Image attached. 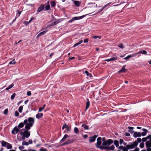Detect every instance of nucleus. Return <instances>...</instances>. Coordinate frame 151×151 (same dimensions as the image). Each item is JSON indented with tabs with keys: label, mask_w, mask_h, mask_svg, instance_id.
<instances>
[{
	"label": "nucleus",
	"mask_w": 151,
	"mask_h": 151,
	"mask_svg": "<svg viewBox=\"0 0 151 151\" xmlns=\"http://www.w3.org/2000/svg\"><path fill=\"white\" fill-rule=\"evenodd\" d=\"M144 146V143L143 142L141 143L139 145V147L141 148H143Z\"/></svg>",
	"instance_id": "37998d69"
},
{
	"label": "nucleus",
	"mask_w": 151,
	"mask_h": 151,
	"mask_svg": "<svg viewBox=\"0 0 151 151\" xmlns=\"http://www.w3.org/2000/svg\"><path fill=\"white\" fill-rule=\"evenodd\" d=\"M74 4L77 7L79 6L81 4V3L79 1H75L74 2Z\"/></svg>",
	"instance_id": "5701e85b"
},
{
	"label": "nucleus",
	"mask_w": 151,
	"mask_h": 151,
	"mask_svg": "<svg viewBox=\"0 0 151 151\" xmlns=\"http://www.w3.org/2000/svg\"><path fill=\"white\" fill-rule=\"evenodd\" d=\"M125 135L127 137H129L130 135V134L128 132H125Z\"/></svg>",
	"instance_id": "5fc2aeb1"
},
{
	"label": "nucleus",
	"mask_w": 151,
	"mask_h": 151,
	"mask_svg": "<svg viewBox=\"0 0 151 151\" xmlns=\"http://www.w3.org/2000/svg\"><path fill=\"white\" fill-rule=\"evenodd\" d=\"M23 106H21L19 107L18 111L20 113H21L22 112L23 109Z\"/></svg>",
	"instance_id": "f704fd0d"
},
{
	"label": "nucleus",
	"mask_w": 151,
	"mask_h": 151,
	"mask_svg": "<svg viewBox=\"0 0 151 151\" xmlns=\"http://www.w3.org/2000/svg\"><path fill=\"white\" fill-rule=\"evenodd\" d=\"M22 145H27V146L29 145V143L27 142H26L24 141L22 142Z\"/></svg>",
	"instance_id": "e433bc0d"
},
{
	"label": "nucleus",
	"mask_w": 151,
	"mask_h": 151,
	"mask_svg": "<svg viewBox=\"0 0 151 151\" xmlns=\"http://www.w3.org/2000/svg\"><path fill=\"white\" fill-rule=\"evenodd\" d=\"M131 57H132V55H129L128 56H127V57L124 58V59H125V60H127V59H128L130 58Z\"/></svg>",
	"instance_id": "a18cd8bd"
},
{
	"label": "nucleus",
	"mask_w": 151,
	"mask_h": 151,
	"mask_svg": "<svg viewBox=\"0 0 151 151\" xmlns=\"http://www.w3.org/2000/svg\"><path fill=\"white\" fill-rule=\"evenodd\" d=\"M47 31V30H46L43 32H42L40 33L37 36V37H39L45 35Z\"/></svg>",
	"instance_id": "2eb2a0df"
},
{
	"label": "nucleus",
	"mask_w": 151,
	"mask_h": 151,
	"mask_svg": "<svg viewBox=\"0 0 151 151\" xmlns=\"http://www.w3.org/2000/svg\"><path fill=\"white\" fill-rule=\"evenodd\" d=\"M29 129H26L24 132H21L20 133L21 135H23L26 138H28L30 136V133L29 131H28Z\"/></svg>",
	"instance_id": "7ed1b4c3"
},
{
	"label": "nucleus",
	"mask_w": 151,
	"mask_h": 151,
	"mask_svg": "<svg viewBox=\"0 0 151 151\" xmlns=\"http://www.w3.org/2000/svg\"><path fill=\"white\" fill-rule=\"evenodd\" d=\"M101 141H97L96 145V147L97 148L100 149L101 150L104 149V147L101 146Z\"/></svg>",
	"instance_id": "0eeeda50"
},
{
	"label": "nucleus",
	"mask_w": 151,
	"mask_h": 151,
	"mask_svg": "<svg viewBox=\"0 0 151 151\" xmlns=\"http://www.w3.org/2000/svg\"><path fill=\"white\" fill-rule=\"evenodd\" d=\"M101 138L100 137H98L97 139V141H101Z\"/></svg>",
	"instance_id": "603ef678"
},
{
	"label": "nucleus",
	"mask_w": 151,
	"mask_h": 151,
	"mask_svg": "<svg viewBox=\"0 0 151 151\" xmlns=\"http://www.w3.org/2000/svg\"><path fill=\"white\" fill-rule=\"evenodd\" d=\"M88 41V39H85L84 40V43H86Z\"/></svg>",
	"instance_id": "0e129e2a"
},
{
	"label": "nucleus",
	"mask_w": 151,
	"mask_h": 151,
	"mask_svg": "<svg viewBox=\"0 0 151 151\" xmlns=\"http://www.w3.org/2000/svg\"><path fill=\"white\" fill-rule=\"evenodd\" d=\"M149 139V135L147 137H144L143 138L142 140L143 142H145L146 141L147 139Z\"/></svg>",
	"instance_id": "72a5a7b5"
},
{
	"label": "nucleus",
	"mask_w": 151,
	"mask_h": 151,
	"mask_svg": "<svg viewBox=\"0 0 151 151\" xmlns=\"http://www.w3.org/2000/svg\"><path fill=\"white\" fill-rule=\"evenodd\" d=\"M128 128L129 129V130H132L134 129V127H129Z\"/></svg>",
	"instance_id": "680f3d73"
},
{
	"label": "nucleus",
	"mask_w": 151,
	"mask_h": 151,
	"mask_svg": "<svg viewBox=\"0 0 151 151\" xmlns=\"http://www.w3.org/2000/svg\"><path fill=\"white\" fill-rule=\"evenodd\" d=\"M34 122V119L32 117H29L27 119H25L24 121V123L25 125V128L27 129H30L33 125Z\"/></svg>",
	"instance_id": "f257e3e1"
},
{
	"label": "nucleus",
	"mask_w": 151,
	"mask_h": 151,
	"mask_svg": "<svg viewBox=\"0 0 151 151\" xmlns=\"http://www.w3.org/2000/svg\"><path fill=\"white\" fill-rule=\"evenodd\" d=\"M24 147L23 146H20L19 147V149L20 150L24 149Z\"/></svg>",
	"instance_id": "052dcab7"
},
{
	"label": "nucleus",
	"mask_w": 151,
	"mask_h": 151,
	"mask_svg": "<svg viewBox=\"0 0 151 151\" xmlns=\"http://www.w3.org/2000/svg\"><path fill=\"white\" fill-rule=\"evenodd\" d=\"M85 73H86L87 76L89 77L90 78H91L92 76L91 74L87 70L85 71Z\"/></svg>",
	"instance_id": "cd10ccee"
},
{
	"label": "nucleus",
	"mask_w": 151,
	"mask_h": 151,
	"mask_svg": "<svg viewBox=\"0 0 151 151\" xmlns=\"http://www.w3.org/2000/svg\"><path fill=\"white\" fill-rule=\"evenodd\" d=\"M69 136L67 134H65L64 135L62 139L60 141V143H61L62 142H63L65 140L66 138L67 137H68Z\"/></svg>",
	"instance_id": "a211bd4d"
},
{
	"label": "nucleus",
	"mask_w": 151,
	"mask_h": 151,
	"mask_svg": "<svg viewBox=\"0 0 151 151\" xmlns=\"http://www.w3.org/2000/svg\"><path fill=\"white\" fill-rule=\"evenodd\" d=\"M141 136V133L140 132H134L133 137L135 138L137 137H140Z\"/></svg>",
	"instance_id": "4468645a"
},
{
	"label": "nucleus",
	"mask_w": 151,
	"mask_h": 151,
	"mask_svg": "<svg viewBox=\"0 0 151 151\" xmlns=\"http://www.w3.org/2000/svg\"><path fill=\"white\" fill-rule=\"evenodd\" d=\"M14 86V85L13 84H11V85L9 86L8 87L6 88V90H8L9 89L12 88Z\"/></svg>",
	"instance_id": "473e14b6"
},
{
	"label": "nucleus",
	"mask_w": 151,
	"mask_h": 151,
	"mask_svg": "<svg viewBox=\"0 0 151 151\" xmlns=\"http://www.w3.org/2000/svg\"><path fill=\"white\" fill-rule=\"evenodd\" d=\"M139 54V53H138V52L137 53H134V54H133L132 55V57H133V56H136L138 54Z\"/></svg>",
	"instance_id": "bf43d9fd"
},
{
	"label": "nucleus",
	"mask_w": 151,
	"mask_h": 151,
	"mask_svg": "<svg viewBox=\"0 0 151 151\" xmlns=\"http://www.w3.org/2000/svg\"><path fill=\"white\" fill-rule=\"evenodd\" d=\"M6 147L7 149H10L12 148V145L9 143H7Z\"/></svg>",
	"instance_id": "a878e982"
},
{
	"label": "nucleus",
	"mask_w": 151,
	"mask_h": 151,
	"mask_svg": "<svg viewBox=\"0 0 151 151\" xmlns=\"http://www.w3.org/2000/svg\"><path fill=\"white\" fill-rule=\"evenodd\" d=\"M117 59V58L116 55H114V56L112 57L111 58L109 59H106L104 60L105 61L107 62H109L111 61H114Z\"/></svg>",
	"instance_id": "9b49d317"
},
{
	"label": "nucleus",
	"mask_w": 151,
	"mask_h": 151,
	"mask_svg": "<svg viewBox=\"0 0 151 151\" xmlns=\"http://www.w3.org/2000/svg\"><path fill=\"white\" fill-rule=\"evenodd\" d=\"M31 95V92L30 91H28L27 92V95L28 96H30Z\"/></svg>",
	"instance_id": "de8ad7c7"
},
{
	"label": "nucleus",
	"mask_w": 151,
	"mask_h": 151,
	"mask_svg": "<svg viewBox=\"0 0 151 151\" xmlns=\"http://www.w3.org/2000/svg\"><path fill=\"white\" fill-rule=\"evenodd\" d=\"M119 149L122 150L123 151H128V149H129L126 146L124 147L122 146H119Z\"/></svg>",
	"instance_id": "dca6fc26"
},
{
	"label": "nucleus",
	"mask_w": 151,
	"mask_h": 151,
	"mask_svg": "<svg viewBox=\"0 0 151 151\" xmlns=\"http://www.w3.org/2000/svg\"><path fill=\"white\" fill-rule=\"evenodd\" d=\"M139 149L137 147L134 150H130V151H139Z\"/></svg>",
	"instance_id": "6e6d98bb"
},
{
	"label": "nucleus",
	"mask_w": 151,
	"mask_h": 151,
	"mask_svg": "<svg viewBox=\"0 0 151 151\" xmlns=\"http://www.w3.org/2000/svg\"><path fill=\"white\" fill-rule=\"evenodd\" d=\"M16 96V94L15 93H14L12 96H11V99L13 100V99L15 96Z\"/></svg>",
	"instance_id": "a19ab883"
},
{
	"label": "nucleus",
	"mask_w": 151,
	"mask_h": 151,
	"mask_svg": "<svg viewBox=\"0 0 151 151\" xmlns=\"http://www.w3.org/2000/svg\"><path fill=\"white\" fill-rule=\"evenodd\" d=\"M91 13H89V14H87L86 15H83V16H80V17H73L71 19L69 20L68 21V22L69 23H71V22H72L73 21H74V20L81 19L83 18H84V17H85L86 15H88V14H90Z\"/></svg>",
	"instance_id": "f03ea898"
},
{
	"label": "nucleus",
	"mask_w": 151,
	"mask_h": 151,
	"mask_svg": "<svg viewBox=\"0 0 151 151\" xmlns=\"http://www.w3.org/2000/svg\"><path fill=\"white\" fill-rule=\"evenodd\" d=\"M114 143L116 147H118L119 146V142L117 140L114 141Z\"/></svg>",
	"instance_id": "bb28decb"
},
{
	"label": "nucleus",
	"mask_w": 151,
	"mask_h": 151,
	"mask_svg": "<svg viewBox=\"0 0 151 151\" xmlns=\"http://www.w3.org/2000/svg\"><path fill=\"white\" fill-rule=\"evenodd\" d=\"M147 151H151V141H147L145 143Z\"/></svg>",
	"instance_id": "39448f33"
},
{
	"label": "nucleus",
	"mask_w": 151,
	"mask_h": 151,
	"mask_svg": "<svg viewBox=\"0 0 151 151\" xmlns=\"http://www.w3.org/2000/svg\"><path fill=\"white\" fill-rule=\"evenodd\" d=\"M83 136L84 138L86 139L88 137V136L86 134H85Z\"/></svg>",
	"instance_id": "338daca9"
},
{
	"label": "nucleus",
	"mask_w": 151,
	"mask_h": 151,
	"mask_svg": "<svg viewBox=\"0 0 151 151\" xmlns=\"http://www.w3.org/2000/svg\"><path fill=\"white\" fill-rule=\"evenodd\" d=\"M124 140L123 139H120L119 142H120V144H122L124 142Z\"/></svg>",
	"instance_id": "13d9d810"
},
{
	"label": "nucleus",
	"mask_w": 151,
	"mask_h": 151,
	"mask_svg": "<svg viewBox=\"0 0 151 151\" xmlns=\"http://www.w3.org/2000/svg\"><path fill=\"white\" fill-rule=\"evenodd\" d=\"M82 42H83V40H81L80 41L76 43V44H75L73 46V47H76V46L79 45L80 44H81V43H82Z\"/></svg>",
	"instance_id": "c756f323"
},
{
	"label": "nucleus",
	"mask_w": 151,
	"mask_h": 151,
	"mask_svg": "<svg viewBox=\"0 0 151 151\" xmlns=\"http://www.w3.org/2000/svg\"><path fill=\"white\" fill-rule=\"evenodd\" d=\"M45 8L44 5L43 4H41L37 9V12L38 13L40 12L44 9Z\"/></svg>",
	"instance_id": "f8f14e48"
},
{
	"label": "nucleus",
	"mask_w": 151,
	"mask_h": 151,
	"mask_svg": "<svg viewBox=\"0 0 151 151\" xmlns=\"http://www.w3.org/2000/svg\"><path fill=\"white\" fill-rule=\"evenodd\" d=\"M68 126V125L66 124V123L64 124L62 127V129H64L66 128Z\"/></svg>",
	"instance_id": "c03bdc74"
},
{
	"label": "nucleus",
	"mask_w": 151,
	"mask_h": 151,
	"mask_svg": "<svg viewBox=\"0 0 151 151\" xmlns=\"http://www.w3.org/2000/svg\"><path fill=\"white\" fill-rule=\"evenodd\" d=\"M19 113L17 111H15V115L16 116H18L19 115Z\"/></svg>",
	"instance_id": "49530a36"
},
{
	"label": "nucleus",
	"mask_w": 151,
	"mask_h": 151,
	"mask_svg": "<svg viewBox=\"0 0 151 151\" xmlns=\"http://www.w3.org/2000/svg\"><path fill=\"white\" fill-rule=\"evenodd\" d=\"M137 143L136 142H135L133 143V144L131 145H126V147L128 148L129 149H130L134 148L135 147L137 146Z\"/></svg>",
	"instance_id": "423d86ee"
},
{
	"label": "nucleus",
	"mask_w": 151,
	"mask_h": 151,
	"mask_svg": "<svg viewBox=\"0 0 151 151\" xmlns=\"http://www.w3.org/2000/svg\"><path fill=\"white\" fill-rule=\"evenodd\" d=\"M74 132L76 134H78L79 132L78 128L77 127H75L74 128Z\"/></svg>",
	"instance_id": "2f4dec72"
},
{
	"label": "nucleus",
	"mask_w": 151,
	"mask_h": 151,
	"mask_svg": "<svg viewBox=\"0 0 151 151\" xmlns=\"http://www.w3.org/2000/svg\"><path fill=\"white\" fill-rule=\"evenodd\" d=\"M126 66V65H123L122 66V69L119 71H118V73H121L124 72H125L126 69L125 68V67Z\"/></svg>",
	"instance_id": "6ab92c4d"
},
{
	"label": "nucleus",
	"mask_w": 151,
	"mask_h": 151,
	"mask_svg": "<svg viewBox=\"0 0 151 151\" xmlns=\"http://www.w3.org/2000/svg\"><path fill=\"white\" fill-rule=\"evenodd\" d=\"M19 131V129L17 127H15L13 129L12 131V133L14 134H15L18 132Z\"/></svg>",
	"instance_id": "6e6552de"
},
{
	"label": "nucleus",
	"mask_w": 151,
	"mask_h": 151,
	"mask_svg": "<svg viewBox=\"0 0 151 151\" xmlns=\"http://www.w3.org/2000/svg\"><path fill=\"white\" fill-rule=\"evenodd\" d=\"M73 142V139H69L66 141L64 143H63L62 145L61 146H64L65 145H68L69 144H70Z\"/></svg>",
	"instance_id": "9d476101"
},
{
	"label": "nucleus",
	"mask_w": 151,
	"mask_h": 151,
	"mask_svg": "<svg viewBox=\"0 0 151 151\" xmlns=\"http://www.w3.org/2000/svg\"><path fill=\"white\" fill-rule=\"evenodd\" d=\"M66 129L67 132H69L70 131L71 127L69 126L68 125L67 127L66 128Z\"/></svg>",
	"instance_id": "79ce46f5"
},
{
	"label": "nucleus",
	"mask_w": 151,
	"mask_h": 151,
	"mask_svg": "<svg viewBox=\"0 0 151 151\" xmlns=\"http://www.w3.org/2000/svg\"><path fill=\"white\" fill-rule=\"evenodd\" d=\"M7 142H6L2 141L1 142V146L2 147H5L6 146L7 144Z\"/></svg>",
	"instance_id": "393cba45"
},
{
	"label": "nucleus",
	"mask_w": 151,
	"mask_h": 151,
	"mask_svg": "<svg viewBox=\"0 0 151 151\" xmlns=\"http://www.w3.org/2000/svg\"><path fill=\"white\" fill-rule=\"evenodd\" d=\"M45 9L46 10H48L50 8V6L49 4L47 5L45 7Z\"/></svg>",
	"instance_id": "4c0bfd02"
},
{
	"label": "nucleus",
	"mask_w": 151,
	"mask_h": 151,
	"mask_svg": "<svg viewBox=\"0 0 151 151\" xmlns=\"http://www.w3.org/2000/svg\"><path fill=\"white\" fill-rule=\"evenodd\" d=\"M82 127H84V129L85 130H88L89 129V127L88 125H86L85 124H83L81 126Z\"/></svg>",
	"instance_id": "c85d7f7f"
},
{
	"label": "nucleus",
	"mask_w": 151,
	"mask_h": 151,
	"mask_svg": "<svg viewBox=\"0 0 151 151\" xmlns=\"http://www.w3.org/2000/svg\"><path fill=\"white\" fill-rule=\"evenodd\" d=\"M119 47L121 48H123L124 47V46L122 44H120L119 45Z\"/></svg>",
	"instance_id": "4d7b16f0"
},
{
	"label": "nucleus",
	"mask_w": 151,
	"mask_h": 151,
	"mask_svg": "<svg viewBox=\"0 0 151 151\" xmlns=\"http://www.w3.org/2000/svg\"><path fill=\"white\" fill-rule=\"evenodd\" d=\"M114 149V145H112L110 147H104V149L109 150H113Z\"/></svg>",
	"instance_id": "ddd939ff"
},
{
	"label": "nucleus",
	"mask_w": 151,
	"mask_h": 151,
	"mask_svg": "<svg viewBox=\"0 0 151 151\" xmlns=\"http://www.w3.org/2000/svg\"><path fill=\"white\" fill-rule=\"evenodd\" d=\"M98 135H94L93 137H89V142L90 143L94 142L96 140V138L97 137Z\"/></svg>",
	"instance_id": "1a4fd4ad"
},
{
	"label": "nucleus",
	"mask_w": 151,
	"mask_h": 151,
	"mask_svg": "<svg viewBox=\"0 0 151 151\" xmlns=\"http://www.w3.org/2000/svg\"><path fill=\"white\" fill-rule=\"evenodd\" d=\"M24 122H21L18 125V128L20 129L22 127H23L24 126Z\"/></svg>",
	"instance_id": "b1692460"
},
{
	"label": "nucleus",
	"mask_w": 151,
	"mask_h": 151,
	"mask_svg": "<svg viewBox=\"0 0 151 151\" xmlns=\"http://www.w3.org/2000/svg\"><path fill=\"white\" fill-rule=\"evenodd\" d=\"M142 130L144 131V132H142L141 133V135L143 136H145L148 132V130L145 129L143 128L142 129Z\"/></svg>",
	"instance_id": "f3484780"
},
{
	"label": "nucleus",
	"mask_w": 151,
	"mask_h": 151,
	"mask_svg": "<svg viewBox=\"0 0 151 151\" xmlns=\"http://www.w3.org/2000/svg\"><path fill=\"white\" fill-rule=\"evenodd\" d=\"M56 3L55 1H52L51 3V5L52 7H54L55 6Z\"/></svg>",
	"instance_id": "c9c22d12"
},
{
	"label": "nucleus",
	"mask_w": 151,
	"mask_h": 151,
	"mask_svg": "<svg viewBox=\"0 0 151 151\" xmlns=\"http://www.w3.org/2000/svg\"><path fill=\"white\" fill-rule=\"evenodd\" d=\"M113 143V141L111 139L106 140L104 141L102 143V145L104 147H107V145H109Z\"/></svg>",
	"instance_id": "20e7f679"
},
{
	"label": "nucleus",
	"mask_w": 151,
	"mask_h": 151,
	"mask_svg": "<svg viewBox=\"0 0 151 151\" xmlns=\"http://www.w3.org/2000/svg\"><path fill=\"white\" fill-rule=\"evenodd\" d=\"M59 22L58 21H57V20H56L54 22L52 23L50 25V26L51 27H52L58 24Z\"/></svg>",
	"instance_id": "aec40b11"
},
{
	"label": "nucleus",
	"mask_w": 151,
	"mask_h": 151,
	"mask_svg": "<svg viewBox=\"0 0 151 151\" xmlns=\"http://www.w3.org/2000/svg\"><path fill=\"white\" fill-rule=\"evenodd\" d=\"M40 151H47V150L43 148H41L40 150Z\"/></svg>",
	"instance_id": "09e8293b"
},
{
	"label": "nucleus",
	"mask_w": 151,
	"mask_h": 151,
	"mask_svg": "<svg viewBox=\"0 0 151 151\" xmlns=\"http://www.w3.org/2000/svg\"><path fill=\"white\" fill-rule=\"evenodd\" d=\"M141 141L142 140L140 138H139L137 139V141L139 143L140 142H141Z\"/></svg>",
	"instance_id": "8fccbe9b"
},
{
	"label": "nucleus",
	"mask_w": 151,
	"mask_h": 151,
	"mask_svg": "<svg viewBox=\"0 0 151 151\" xmlns=\"http://www.w3.org/2000/svg\"><path fill=\"white\" fill-rule=\"evenodd\" d=\"M43 116V114L42 113H38L36 114V117L38 119L41 118Z\"/></svg>",
	"instance_id": "412c9836"
},
{
	"label": "nucleus",
	"mask_w": 151,
	"mask_h": 151,
	"mask_svg": "<svg viewBox=\"0 0 151 151\" xmlns=\"http://www.w3.org/2000/svg\"><path fill=\"white\" fill-rule=\"evenodd\" d=\"M87 102L86 103V110L90 106V102L89 101V100L88 99H87Z\"/></svg>",
	"instance_id": "4be33fe9"
},
{
	"label": "nucleus",
	"mask_w": 151,
	"mask_h": 151,
	"mask_svg": "<svg viewBox=\"0 0 151 151\" xmlns=\"http://www.w3.org/2000/svg\"><path fill=\"white\" fill-rule=\"evenodd\" d=\"M104 9V8L102 7V8L101 9H100V10H99V12H97L96 13V14H98V13H99V12H101L102 11H103V10ZM95 14H92V15H95Z\"/></svg>",
	"instance_id": "3c124183"
},
{
	"label": "nucleus",
	"mask_w": 151,
	"mask_h": 151,
	"mask_svg": "<svg viewBox=\"0 0 151 151\" xmlns=\"http://www.w3.org/2000/svg\"><path fill=\"white\" fill-rule=\"evenodd\" d=\"M43 108H42V107H40L39 108V111L41 112L43 110Z\"/></svg>",
	"instance_id": "864d4df0"
},
{
	"label": "nucleus",
	"mask_w": 151,
	"mask_h": 151,
	"mask_svg": "<svg viewBox=\"0 0 151 151\" xmlns=\"http://www.w3.org/2000/svg\"><path fill=\"white\" fill-rule=\"evenodd\" d=\"M8 113V109H5L4 111V114L5 115H7V114Z\"/></svg>",
	"instance_id": "58836bf2"
},
{
	"label": "nucleus",
	"mask_w": 151,
	"mask_h": 151,
	"mask_svg": "<svg viewBox=\"0 0 151 151\" xmlns=\"http://www.w3.org/2000/svg\"><path fill=\"white\" fill-rule=\"evenodd\" d=\"M128 131L131 134H132L133 133H134V131L132 130H129Z\"/></svg>",
	"instance_id": "e2e57ef3"
},
{
	"label": "nucleus",
	"mask_w": 151,
	"mask_h": 151,
	"mask_svg": "<svg viewBox=\"0 0 151 151\" xmlns=\"http://www.w3.org/2000/svg\"><path fill=\"white\" fill-rule=\"evenodd\" d=\"M21 13V12L19 11L18 12V13L17 14H18V17L20 15Z\"/></svg>",
	"instance_id": "774afa93"
},
{
	"label": "nucleus",
	"mask_w": 151,
	"mask_h": 151,
	"mask_svg": "<svg viewBox=\"0 0 151 151\" xmlns=\"http://www.w3.org/2000/svg\"><path fill=\"white\" fill-rule=\"evenodd\" d=\"M138 53H139V54H146L147 53V51L145 50H140L138 52Z\"/></svg>",
	"instance_id": "7c9ffc66"
},
{
	"label": "nucleus",
	"mask_w": 151,
	"mask_h": 151,
	"mask_svg": "<svg viewBox=\"0 0 151 151\" xmlns=\"http://www.w3.org/2000/svg\"><path fill=\"white\" fill-rule=\"evenodd\" d=\"M16 63V62L14 61V60H13L12 61H11L9 62V64H13L14 65Z\"/></svg>",
	"instance_id": "ea45409f"
},
{
	"label": "nucleus",
	"mask_w": 151,
	"mask_h": 151,
	"mask_svg": "<svg viewBox=\"0 0 151 151\" xmlns=\"http://www.w3.org/2000/svg\"><path fill=\"white\" fill-rule=\"evenodd\" d=\"M28 142L29 144H32V141L31 139L29 140Z\"/></svg>",
	"instance_id": "69168bd1"
}]
</instances>
